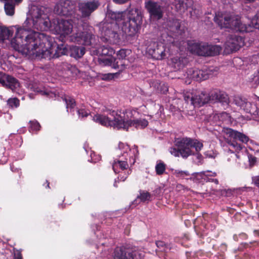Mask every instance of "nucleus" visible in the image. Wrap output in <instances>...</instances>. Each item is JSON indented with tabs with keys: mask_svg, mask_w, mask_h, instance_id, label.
Segmentation results:
<instances>
[{
	"mask_svg": "<svg viewBox=\"0 0 259 259\" xmlns=\"http://www.w3.org/2000/svg\"><path fill=\"white\" fill-rule=\"evenodd\" d=\"M52 38L48 35L19 29L11 44L14 49L22 55L41 60H51L54 53L48 49L52 46Z\"/></svg>",
	"mask_w": 259,
	"mask_h": 259,
	"instance_id": "f257e3e1",
	"label": "nucleus"
},
{
	"mask_svg": "<svg viewBox=\"0 0 259 259\" xmlns=\"http://www.w3.org/2000/svg\"><path fill=\"white\" fill-rule=\"evenodd\" d=\"M106 18L110 19V23H116L119 25L121 22V29L128 36H134L139 33L143 22V15L138 8L132 9L125 17L123 12H113L107 9Z\"/></svg>",
	"mask_w": 259,
	"mask_h": 259,
	"instance_id": "f03ea898",
	"label": "nucleus"
},
{
	"mask_svg": "<svg viewBox=\"0 0 259 259\" xmlns=\"http://www.w3.org/2000/svg\"><path fill=\"white\" fill-rule=\"evenodd\" d=\"M214 20L221 28H229L236 32H249L253 31V28L259 29V11L251 19L250 24L248 25L243 24L238 16L230 13H224L216 16Z\"/></svg>",
	"mask_w": 259,
	"mask_h": 259,
	"instance_id": "7ed1b4c3",
	"label": "nucleus"
},
{
	"mask_svg": "<svg viewBox=\"0 0 259 259\" xmlns=\"http://www.w3.org/2000/svg\"><path fill=\"white\" fill-rule=\"evenodd\" d=\"M185 101L190 103L195 107H199L207 103H220L224 107H228L229 104L228 95L224 92L214 90L207 93L205 91L197 92L194 94L185 95Z\"/></svg>",
	"mask_w": 259,
	"mask_h": 259,
	"instance_id": "20e7f679",
	"label": "nucleus"
},
{
	"mask_svg": "<svg viewBox=\"0 0 259 259\" xmlns=\"http://www.w3.org/2000/svg\"><path fill=\"white\" fill-rule=\"evenodd\" d=\"M175 145L177 147H171L170 153L175 157L181 156L184 159L195 155L192 148H194L196 152H199L203 147L202 143L187 137L178 138L176 140Z\"/></svg>",
	"mask_w": 259,
	"mask_h": 259,
	"instance_id": "39448f33",
	"label": "nucleus"
},
{
	"mask_svg": "<svg viewBox=\"0 0 259 259\" xmlns=\"http://www.w3.org/2000/svg\"><path fill=\"white\" fill-rule=\"evenodd\" d=\"M142 254L138 247L131 243H125L116 247L113 253V259H141Z\"/></svg>",
	"mask_w": 259,
	"mask_h": 259,
	"instance_id": "423d86ee",
	"label": "nucleus"
},
{
	"mask_svg": "<svg viewBox=\"0 0 259 259\" xmlns=\"http://www.w3.org/2000/svg\"><path fill=\"white\" fill-rule=\"evenodd\" d=\"M98 27L101 35L106 39L112 40L115 43L120 41V30L118 24L106 21L100 23Z\"/></svg>",
	"mask_w": 259,
	"mask_h": 259,
	"instance_id": "0eeeda50",
	"label": "nucleus"
},
{
	"mask_svg": "<svg viewBox=\"0 0 259 259\" xmlns=\"http://www.w3.org/2000/svg\"><path fill=\"white\" fill-rule=\"evenodd\" d=\"M109 114L113 117L112 119L104 114H96L93 117V120L103 126L113 127L117 130L121 129L122 116L114 110L110 111Z\"/></svg>",
	"mask_w": 259,
	"mask_h": 259,
	"instance_id": "6e6552de",
	"label": "nucleus"
},
{
	"mask_svg": "<svg viewBox=\"0 0 259 259\" xmlns=\"http://www.w3.org/2000/svg\"><path fill=\"white\" fill-rule=\"evenodd\" d=\"M145 8L149 14L150 18L153 21H159L162 19L164 8L162 4L153 0L145 2Z\"/></svg>",
	"mask_w": 259,
	"mask_h": 259,
	"instance_id": "1a4fd4ad",
	"label": "nucleus"
},
{
	"mask_svg": "<svg viewBox=\"0 0 259 259\" xmlns=\"http://www.w3.org/2000/svg\"><path fill=\"white\" fill-rule=\"evenodd\" d=\"M54 11L59 15L71 16L75 12V3L71 0H59L55 7Z\"/></svg>",
	"mask_w": 259,
	"mask_h": 259,
	"instance_id": "9d476101",
	"label": "nucleus"
},
{
	"mask_svg": "<svg viewBox=\"0 0 259 259\" xmlns=\"http://www.w3.org/2000/svg\"><path fill=\"white\" fill-rule=\"evenodd\" d=\"M71 20L54 19L53 29L60 34V38L65 37L71 33L73 28Z\"/></svg>",
	"mask_w": 259,
	"mask_h": 259,
	"instance_id": "9b49d317",
	"label": "nucleus"
},
{
	"mask_svg": "<svg viewBox=\"0 0 259 259\" xmlns=\"http://www.w3.org/2000/svg\"><path fill=\"white\" fill-rule=\"evenodd\" d=\"M127 118L125 116L121 117L122 128L123 130L128 131L130 127L134 126L136 128H145L148 125V121L145 119H132L133 114L132 111H126Z\"/></svg>",
	"mask_w": 259,
	"mask_h": 259,
	"instance_id": "f8f14e48",
	"label": "nucleus"
},
{
	"mask_svg": "<svg viewBox=\"0 0 259 259\" xmlns=\"http://www.w3.org/2000/svg\"><path fill=\"white\" fill-rule=\"evenodd\" d=\"M180 20L172 19L167 22V30L171 33L172 37L176 39L184 38L185 33V27L182 26Z\"/></svg>",
	"mask_w": 259,
	"mask_h": 259,
	"instance_id": "ddd939ff",
	"label": "nucleus"
},
{
	"mask_svg": "<svg viewBox=\"0 0 259 259\" xmlns=\"http://www.w3.org/2000/svg\"><path fill=\"white\" fill-rule=\"evenodd\" d=\"M244 45V38L243 36L236 34H230L225 44V49L228 53H232L239 50Z\"/></svg>",
	"mask_w": 259,
	"mask_h": 259,
	"instance_id": "4468645a",
	"label": "nucleus"
},
{
	"mask_svg": "<svg viewBox=\"0 0 259 259\" xmlns=\"http://www.w3.org/2000/svg\"><path fill=\"white\" fill-rule=\"evenodd\" d=\"M100 5L98 0L84 1L78 3V9L83 17H87L96 11Z\"/></svg>",
	"mask_w": 259,
	"mask_h": 259,
	"instance_id": "2eb2a0df",
	"label": "nucleus"
},
{
	"mask_svg": "<svg viewBox=\"0 0 259 259\" xmlns=\"http://www.w3.org/2000/svg\"><path fill=\"white\" fill-rule=\"evenodd\" d=\"M147 52L153 58L156 60L162 59L165 56L164 46L159 45L157 42H154L147 48Z\"/></svg>",
	"mask_w": 259,
	"mask_h": 259,
	"instance_id": "dca6fc26",
	"label": "nucleus"
},
{
	"mask_svg": "<svg viewBox=\"0 0 259 259\" xmlns=\"http://www.w3.org/2000/svg\"><path fill=\"white\" fill-rule=\"evenodd\" d=\"M1 85L14 92L19 87V82L15 77L1 72Z\"/></svg>",
	"mask_w": 259,
	"mask_h": 259,
	"instance_id": "f3484780",
	"label": "nucleus"
},
{
	"mask_svg": "<svg viewBox=\"0 0 259 259\" xmlns=\"http://www.w3.org/2000/svg\"><path fill=\"white\" fill-rule=\"evenodd\" d=\"M188 77L197 81L206 80L209 78V74L206 70H199L191 68L188 70Z\"/></svg>",
	"mask_w": 259,
	"mask_h": 259,
	"instance_id": "a211bd4d",
	"label": "nucleus"
},
{
	"mask_svg": "<svg viewBox=\"0 0 259 259\" xmlns=\"http://www.w3.org/2000/svg\"><path fill=\"white\" fill-rule=\"evenodd\" d=\"M188 49L193 54L198 56H206L207 53V44L189 41Z\"/></svg>",
	"mask_w": 259,
	"mask_h": 259,
	"instance_id": "6ab92c4d",
	"label": "nucleus"
},
{
	"mask_svg": "<svg viewBox=\"0 0 259 259\" xmlns=\"http://www.w3.org/2000/svg\"><path fill=\"white\" fill-rule=\"evenodd\" d=\"M95 36L88 32H81L77 34L74 37V42L78 45L83 46H92Z\"/></svg>",
	"mask_w": 259,
	"mask_h": 259,
	"instance_id": "aec40b11",
	"label": "nucleus"
},
{
	"mask_svg": "<svg viewBox=\"0 0 259 259\" xmlns=\"http://www.w3.org/2000/svg\"><path fill=\"white\" fill-rule=\"evenodd\" d=\"M85 51V49L83 46L71 45L69 46L68 55L76 60H78L83 57Z\"/></svg>",
	"mask_w": 259,
	"mask_h": 259,
	"instance_id": "412c9836",
	"label": "nucleus"
},
{
	"mask_svg": "<svg viewBox=\"0 0 259 259\" xmlns=\"http://www.w3.org/2000/svg\"><path fill=\"white\" fill-rule=\"evenodd\" d=\"M61 43L56 44V49L53 55L54 58H58L63 55H68L69 46L64 42V38H60Z\"/></svg>",
	"mask_w": 259,
	"mask_h": 259,
	"instance_id": "4be33fe9",
	"label": "nucleus"
},
{
	"mask_svg": "<svg viewBox=\"0 0 259 259\" xmlns=\"http://www.w3.org/2000/svg\"><path fill=\"white\" fill-rule=\"evenodd\" d=\"M225 133L229 137L233 138L234 140H239L244 143H247L249 139L248 137L244 134L230 128H226Z\"/></svg>",
	"mask_w": 259,
	"mask_h": 259,
	"instance_id": "5701e85b",
	"label": "nucleus"
},
{
	"mask_svg": "<svg viewBox=\"0 0 259 259\" xmlns=\"http://www.w3.org/2000/svg\"><path fill=\"white\" fill-rule=\"evenodd\" d=\"M1 259H23L21 250L13 248V252L10 249H5L1 251Z\"/></svg>",
	"mask_w": 259,
	"mask_h": 259,
	"instance_id": "b1692460",
	"label": "nucleus"
},
{
	"mask_svg": "<svg viewBox=\"0 0 259 259\" xmlns=\"http://www.w3.org/2000/svg\"><path fill=\"white\" fill-rule=\"evenodd\" d=\"M133 156H130L128 152H123V153L120 156L118 159H115L116 161H126L129 159L130 162L134 164L136 162V159L138 157L139 152L138 147L137 145H134L133 148Z\"/></svg>",
	"mask_w": 259,
	"mask_h": 259,
	"instance_id": "393cba45",
	"label": "nucleus"
},
{
	"mask_svg": "<svg viewBox=\"0 0 259 259\" xmlns=\"http://www.w3.org/2000/svg\"><path fill=\"white\" fill-rule=\"evenodd\" d=\"M172 65L176 70L183 68L188 63V59L185 57H174L171 59Z\"/></svg>",
	"mask_w": 259,
	"mask_h": 259,
	"instance_id": "a878e982",
	"label": "nucleus"
},
{
	"mask_svg": "<svg viewBox=\"0 0 259 259\" xmlns=\"http://www.w3.org/2000/svg\"><path fill=\"white\" fill-rule=\"evenodd\" d=\"M66 104L67 111L74 115V108L76 105L75 99L70 96H65L62 98Z\"/></svg>",
	"mask_w": 259,
	"mask_h": 259,
	"instance_id": "bb28decb",
	"label": "nucleus"
},
{
	"mask_svg": "<svg viewBox=\"0 0 259 259\" xmlns=\"http://www.w3.org/2000/svg\"><path fill=\"white\" fill-rule=\"evenodd\" d=\"M207 179V175L204 171L200 172H194L191 174V177L187 178V180L193 181L195 183L204 184Z\"/></svg>",
	"mask_w": 259,
	"mask_h": 259,
	"instance_id": "cd10ccee",
	"label": "nucleus"
},
{
	"mask_svg": "<svg viewBox=\"0 0 259 259\" xmlns=\"http://www.w3.org/2000/svg\"><path fill=\"white\" fill-rule=\"evenodd\" d=\"M13 32L14 31L13 30H11L6 26L1 25V44L3 43L5 39H8L11 42V45H12L11 41L15 37L11 40H10V38L12 36ZM11 46H12V45H11ZM12 47L13 48V47Z\"/></svg>",
	"mask_w": 259,
	"mask_h": 259,
	"instance_id": "c85d7f7f",
	"label": "nucleus"
},
{
	"mask_svg": "<svg viewBox=\"0 0 259 259\" xmlns=\"http://www.w3.org/2000/svg\"><path fill=\"white\" fill-rule=\"evenodd\" d=\"M98 53L101 56H112L114 54V50L108 45H103L98 48Z\"/></svg>",
	"mask_w": 259,
	"mask_h": 259,
	"instance_id": "c756f323",
	"label": "nucleus"
},
{
	"mask_svg": "<svg viewBox=\"0 0 259 259\" xmlns=\"http://www.w3.org/2000/svg\"><path fill=\"white\" fill-rule=\"evenodd\" d=\"M222 48L218 45H209L207 44L206 56H214L220 54Z\"/></svg>",
	"mask_w": 259,
	"mask_h": 259,
	"instance_id": "7c9ffc66",
	"label": "nucleus"
},
{
	"mask_svg": "<svg viewBox=\"0 0 259 259\" xmlns=\"http://www.w3.org/2000/svg\"><path fill=\"white\" fill-rule=\"evenodd\" d=\"M119 167L121 170L126 169L128 167V164L126 161H116L114 160L112 164V168L115 173L119 172L118 168Z\"/></svg>",
	"mask_w": 259,
	"mask_h": 259,
	"instance_id": "2f4dec72",
	"label": "nucleus"
},
{
	"mask_svg": "<svg viewBox=\"0 0 259 259\" xmlns=\"http://www.w3.org/2000/svg\"><path fill=\"white\" fill-rule=\"evenodd\" d=\"M4 10L6 14L9 16H12L15 14V5L14 3L10 1H5Z\"/></svg>",
	"mask_w": 259,
	"mask_h": 259,
	"instance_id": "473e14b6",
	"label": "nucleus"
},
{
	"mask_svg": "<svg viewBox=\"0 0 259 259\" xmlns=\"http://www.w3.org/2000/svg\"><path fill=\"white\" fill-rule=\"evenodd\" d=\"M35 18L37 19V22H38L39 24H42L44 26V29H46L51 28L53 29L54 20L51 22L49 18L46 19L44 18L42 19L41 16L38 14L35 16Z\"/></svg>",
	"mask_w": 259,
	"mask_h": 259,
	"instance_id": "72a5a7b5",
	"label": "nucleus"
},
{
	"mask_svg": "<svg viewBox=\"0 0 259 259\" xmlns=\"http://www.w3.org/2000/svg\"><path fill=\"white\" fill-rule=\"evenodd\" d=\"M156 246L163 252H167L171 249V244L166 243L161 240H158L155 242Z\"/></svg>",
	"mask_w": 259,
	"mask_h": 259,
	"instance_id": "f704fd0d",
	"label": "nucleus"
},
{
	"mask_svg": "<svg viewBox=\"0 0 259 259\" xmlns=\"http://www.w3.org/2000/svg\"><path fill=\"white\" fill-rule=\"evenodd\" d=\"M139 192L140 194L137 198L140 199L141 202H145L151 201L152 195L150 193L142 190H140Z\"/></svg>",
	"mask_w": 259,
	"mask_h": 259,
	"instance_id": "c9c22d12",
	"label": "nucleus"
},
{
	"mask_svg": "<svg viewBox=\"0 0 259 259\" xmlns=\"http://www.w3.org/2000/svg\"><path fill=\"white\" fill-rule=\"evenodd\" d=\"M112 68L118 69L119 71H122L124 69L125 67L123 60L122 59L114 58Z\"/></svg>",
	"mask_w": 259,
	"mask_h": 259,
	"instance_id": "e433bc0d",
	"label": "nucleus"
},
{
	"mask_svg": "<svg viewBox=\"0 0 259 259\" xmlns=\"http://www.w3.org/2000/svg\"><path fill=\"white\" fill-rule=\"evenodd\" d=\"M166 169V164L161 160L157 162L155 166V171L157 175H162L165 172Z\"/></svg>",
	"mask_w": 259,
	"mask_h": 259,
	"instance_id": "4c0bfd02",
	"label": "nucleus"
},
{
	"mask_svg": "<svg viewBox=\"0 0 259 259\" xmlns=\"http://www.w3.org/2000/svg\"><path fill=\"white\" fill-rule=\"evenodd\" d=\"M7 105L11 108H17L20 105L19 100L15 97L13 98H9L7 101Z\"/></svg>",
	"mask_w": 259,
	"mask_h": 259,
	"instance_id": "58836bf2",
	"label": "nucleus"
},
{
	"mask_svg": "<svg viewBox=\"0 0 259 259\" xmlns=\"http://www.w3.org/2000/svg\"><path fill=\"white\" fill-rule=\"evenodd\" d=\"M30 126L29 127V131L31 132H37L40 130L41 127L40 124L36 120L30 121Z\"/></svg>",
	"mask_w": 259,
	"mask_h": 259,
	"instance_id": "ea45409f",
	"label": "nucleus"
},
{
	"mask_svg": "<svg viewBox=\"0 0 259 259\" xmlns=\"http://www.w3.org/2000/svg\"><path fill=\"white\" fill-rule=\"evenodd\" d=\"M78 118L83 119L90 115V112L84 108L78 109L77 110Z\"/></svg>",
	"mask_w": 259,
	"mask_h": 259,
	"instance_id": "a19ab883",
	"label": "nucleus"
},
{
	"mask_svg": "<svg viewBox=\"0 0 259 259\" xmlns=\"http://www.w3.org/2000/svg\"><path fill=\"white\" fill-rule=\"evenodd\" d=\"M248 81L251 83L252 85L257 86L259 84V73L258 72L252 74L249 78Z\"/></svg>",
	"mask_w": 259,
	"mask_h": 259,
	"instance_id": "79ce46f5",
	"label": "nucleus"
},
{
	"mask_svg": "<svg viewBox=\"0 0 259 259\" xmlns=\"http://www.w3.org/2000/svg\"><path fill=\"white\" fill-rule=\"evenodd\" d=\"M252 104L250 102H248L247 101L246 102L242 109L246 112L250 113L253 115H256L257 114V110H255L254 112L252 111Z\"/></svg>",
	"mask_w": 259,
	"mask_h": 259,
	"instance_id": "37998d69",
	"label": "nucleus"
},
{
	"mask_svg": "<svg viewBox=\"0 0 259 259\" xmlns=\"http://www.w3.org/2000/svg\"><path fill=\"white\" fill-rule=\"evenodd\" d=\"M173 174L176 177L180 178L182 179H184L185 177H187L191 175L188 171L180 170L178 169L175 170Z\"/></svg>",
	"mask_w": 259,
	"mask_h": 259,
	"instance_id": "c03bdc74",
	"label": "nucleus"
},
{
	"mask_svg": "<svg viewBox=\"0 0 259 259\" xmlns=\"http://www.w3.org/2000/svg\"><path fill=\"white\" fill-rule=\"evenodd\" d=\"M247 99L245 98H242L241 97H236L234 99V102L235 104L238 106H239L242 109Z\"/></svg>",
	"mask_w": 259,
	"mask_h": 259,
	"instance_id": "a18cd8bd",
	"label": "nucleus"
},
{
	"mask_svg": "<svg viewBox=\"0 0 259 259\" xmlns=\"http://www.w3.org/2000/svg\"><path fill=\"white\" fill-rule=\"evenodd\" d=\"M35 91H36L37 93H40L42 95H45L47 97L51 96V95L53 94V93L51 91H48L45 89H44L43 90H41L38 88H37Z\"/></svg>",
	"mask_w": 259,
	"mask_h": 259,
	"instance_id": "49530a36",
	"label": "nucleus"
},
{
	"mask_svg": "<svg viewBox=\"0 0 259 259\" xmlns=\"http://www.w3.org/2000/svg\"><path fill=\"white\" fill-rule=\"evenodd\" d=\"M126 52H127V51L125 49H120V50H119L117 52V53L116 54V55H117L116 58L122 59L123 60V59H124L127 56Z\"/></svg>",
	"mask_w": 259,
	"mask_h": 259,
	"instance_id": "de8ad7c7",
	"label": "nucleus"
},
{
	"mask_svg": "<svg viewBox=\"0 0 259 259\" xmlns=\"http://www.w3.org/2000/svg\"><path fill=\"white\" fill-rule=\"evenodd\" d=\"M118 148L119 149L123 150V152H127L128 151L131 152L132 149L127 144H125L121 142L118 144Z\"/></svg>",
	"mask_w": 259,
	"mask_h": 259,
	"instance_id": "09e8293b",
	"label": "nucleus"
},
{
	"mask_svg": "<svg viewBox=\"0 0 259 259\" xmlns=\"http://www.w3.org/2000/svg\"><path fill=\"white\" fill-rule=\"evenodd\" d=\"M114 57L111 58H106L101 60V61L105 65L110 66L112 67Z\"/></svg>",
	"mask_w": 259,
	"mask_h": 259,
	"instance_id": "8fccbe9b",
	"label": "nucleus"
},
{
	"mask_svg": "<svg viewBox=\"0 0 259 259\" xmlns=\"http://www.w3.org/2000/svg\"><path fill=\"white\" fill-rule=\"evenodd\" d=\"M159 86L160 87V89L159 90L161 93L165 94L168 92V88L167 86L165 85L164 83L162 85L161 83H159Z\"/></svg>",
	"mask_w": 259,
	"mask_h": 259,
	"instance_id": "3c124183",
	"label": "nucleus"
},
{
	"mask_svg": "<svg viewBox=\"0 0 259 259\" xmlns=\"http://www.w3.org/2000/svg\"><path fill=\"white\" fill-rule=\"evenodd\" d=\"M28 23V19H27L25 21V22H24L23 27H19V28H18L17 29V31H16V32L15 35H16V33H17V32L18 30L19 29H20V28H21V29H22V28H23V29H27V30H29V31H30V32H34V31H32L30 28H25V27H26V26H27ZM15 37H16V36H15Z\"/></svg>",
	"mask_w": 259,
	"mask_h": 259,
	"instance_id": "603ef678",
	"label": "nucleus"
},
{
	"mask_svg": "<svg viewBox=\"0 0 259 259\" xmlns=\"http://www.w3.org/2000/svg\"><path fill=\"white\" fill-rule=\"evenodd\" d=\"M252 183L259 189V176L252 177Z\"/></svg>",
	"mask_w": 259,
	"mask_h": 259,
	"instance_id": "864d4df0",
	"label": "nucleus"
},
{
	"mask_svg": "<svg viewBox=\"0 0 259 259\" xmlns=\"http://www.w3.org/2000/svg\"><path fill=\"white\" fill-rule=\"evenodd\" d=\"M16 139L18 141V143H16V145H17L18 146H21L23 143L22 136H21L20 135H17L16 136Z\"/></svg>",
	"mask_w": 259,
	"mask_h": 259,
	"instance_id": "5fc2aeb1",
	"label": "nucleus"
},
{
	"mask_svg": "<svg viewBox=\"0 0 259 259\" xmlns=\"http://www.w3.org/2000/svg\"><path fill=\"white\" fill-rule=\"evenodd\" d=\"M216 192L222 196L227 197L226 189H220L219 190H216Z\"/></svg>",
	"mask_w": 259,
	"mask_h": 259,
	"instance_id": "6e6d98bb",
	"label": "nucleus"
},
{
	"mask_svg": "<svg viewBox=\"0 0 259 259\" xmlns=\"http://www.w3.org/2000/svg\"><path fill=\"white\" fill-rule=\"evenodd\" d=\"M162 188L160 187H157L153 192L155 196H158L161 193Z\"/></svg>",
	"mask_w": 259,
	"mask_h": 259,
	"instance_id": "4d7b16f0",
	"label": "nucleus"
},
{
	"mask_svg": "<svg viewBox=\"0 0 259 259\" xmlns=\"http://www.w3.org/2000/svg\"><path fill=\"white\" fill-rule=\"evenodd\" d=\"M249 161L250 164H254L256 162V157L252 156V155H250L248 156Z\"/></svg>",
	"mask_w": 259,
	"mask_h": 259,
	"instance_id": "13d9d810",
	"label": "nucleus"
},
{
	"mask_svg": "<svg viewBox=\"0 0 259 259\" xmlns=\"http://www.w3.org/2000/svg\"><path fill=\"white\" fill-rule=\"evenodd\" d=\"M208 175H207V179H206L205 183L207 182H214L216 184H219V180L217 179L209 178Z\"/></svg>",
	"mask_w": 259,
	"mask_h": 259,
	"instance_id": "bf43d9fd",
	"label": "nucleus"
},
{
	"mask_svg": "<svg viewBox=\"0 0 259 259\" xmlns=\"http://www.w3.org/2000/svg\"><path fill=\"white\" fill-rule=\"evenodd\" d=\"M196 156L197 159L198 160V162L201 163L202 160H203V156L199 153V152H195V155Z\"/></svg>",
	"mask_w": 259,
	"mask_h": 259,
	"instance_id": "052dcab7",
	"label": "nucleus"
},
{
	"mask_svg": "<svg viewBox=\"0 0 259 259\" xmlns=\"http://www.w3.org/2000/svg\"><path fill=\"white\" fill-rule=\"evenodd\" d=\"M114 78V75L113 74L108 73L104 75L103 79L104 80H110Z\"/></svg>",
	"mask_w": 259,
	"mask_h": 259,
	"instance_id": "680f3d73",
	"label": "nucleus"
},
{
	"mask_svg": "<svg viewBox=\"0 0 259 259\" xmlns=\"http://www.w3.org/2000/svg\"><path fill=\"white\" fill-rule=\"evenodd\" d=\"M226 193L227 194V197H232L233 195V191H232L231 189H226Z\"/></svg>",
	"mask_w": 259,
	"mask_h": 259,
	"instance_id": "e2e57ef3",
	"label": "nucleus"
},
{
	"mask_svg": "<svg viewBox=\"0 0 259 259\" xmlns=\"http://www.w3.org/2000/svg\"><path fill=\"white\" fill-rule=\"evenodd\" d=\"M205 155L207 157H209V158H215V156L213 155V154H209L208 152H206L205 153Z\"/></svg>",
	"mask_w": 259,
	"mask_h": 259,
	"instance_id": "0e129e2a",
	"label": "nucleus"
},
{
	"mask_svg": "<svg viewBox=\"0 0 259 259\" xmlns=\"http://www.w3.org/2000/svg\"><path fill=\"white\" fill-rule=\"evenodd\" d=\"M26 130L25 127H22L20 130L18 131L19 134H21L22 133H24L26 132Z\"/></svg>",
	"mask_w": 259,
	"mask_h": 259,
	"instance_id": "69168bd1",
	"label": "nucleus"
},
{
	"mask_svg": "<svg viewBox=\"0 0 259 259\" xmlns=\"http://www.w3.org/2000/svg\"><path fill=\"white\" fill-rule=\"evenodd\" d=\"M232 145L234 147H236L237 149H239V150H241L242 149V147L240 144H238L237 143L236 144V145L234 144H232Z\"/></svg>",
	"mask_w": 259,
	"mask_h": 259,
	"instance_id": "338daca9",
	"label": "nucleus"
},
{
	"mask_svg": "<svg viewBox=\"0 0 259 259\" xmlns=\"http://www.w3.org/2000/svg\"><path fill=\"white\" fill-rule=\"evenodd\" d=\"M253 233L255 235L259 236V230H254Z\"/></svg>",
	"mask_w": 259,
	"mask_h": 259,
	"instance_id": "774afa93",
	"label": "nucleus"
}]
</instances>
